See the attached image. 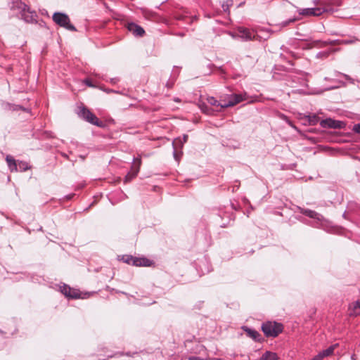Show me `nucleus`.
<instances>
[{"mask_svg":"<svg viewBox=\"0 0 360 360\" xmlns=\"http://www.w3.org/2000/svg\"><path fill=\"white\" fill-rule=\"evenodd\" d=\"M262 330L266 337L276 338L283 330V325L276 321H266L262 323Z\"/></svg>","mask_w":360,"mask_h":360,"instance_id":"f257e3e1","label":"nucleus"},{"mask_svg":"<svg viewBox=\"0 0 360 360\" xmlns=\"http://www.w3.org/2000/svg\"><path fill=\"white\" fill-rule=\"evenodd\" d=\"M53 21L58 26L69 31L76 32V27L71 24L69 16L62 12H55L52 16Z\"/></svg>","mask_w":360,"mask_h":360,"instance_id":"f03ea898","label":"nucleus"},{"mask_svg":"<svg viewBox=\"0 0 360 360\" xmlns=\"http://www.w3.org/2000/svg\"><path fill=\"white\" fill-rule=\"evenodd\" d=\"M77 114L79 117L95 126L100 127H103L104 126L103 122L99 120V119L93 112L84 106L79 108Z\"/></svg>","mask_w":360,"mask_h":360,"instance_id":"7ed1b4c3","label":"nucleus"},{"mask_svg":"<svg viewBox=\"0 0 360 360\" xmlns=\"http://www.w3.org/2000/svg\"><path fill=\"white\" fill-rule=\"evenodd\" d=\"M119 260L136 266H150L152 262L146 257H136L129 255L119 256Z\"/></svg>","mask_w":360,"mask_h":360,"instance_id":"20e7f679","label":"nucleus"},{"mask_svg":"<svg viewBox=\"0 0 360 360\" xmlns=\"http://www.w3.org/2000/svg\"><path fill=\"white\" fill-rule=\"evenodd\" d=\"M237 37L243 41H248L257 39V34L254 30L245 27H238L236 28Z\"/></svg>","mask_w":360,"mask_h":360,"instance_id":"39448f33","label":"nucleus"},{"mask_svg":"<svg viewBox=\"0 0 360 360\" xmlns=\"http://www.w3.org/2000/svg\"><path fill=\"white\" fill-rule=\"evenodd\" d=\"M134 165L131 166V171L125 176L124 183L130 181L132 179L136 177L140 170L141 165V159L140 157L133 159Z\"/></svg>","mask_w":360,"mask_h":360,"instance_id":"423d86ee","label":"nucleus"},{"mask_svg":"<svg viewBox=\"0 0 360 360\" xmlns=\"http://www.w3.org/2000/svg\"><path fill=\"white\" fill-rule=\"evenodd\" d=\"M325 12H328L325 7H316L300 9L299 13L305 16H319Z\"/></svg>","mask_w":360,"mask_h":360,"instance_id":"0eeeda50","label":"nucleus"},{"mask_svg":"<svg viewBox=\"0 0 360 360\" xmlns=\"http://www.w3.org/2000/svg\"><path fill=\"white\" fill-rule=\"evenodd\" d=\"M320 125L323 128H329V129H342L344 127V122L339 120H335L332 118H326L325 120H322L320 122Z\"/></svg>","mask_w":360,"mask_h":360,"instance_id":"6e6552de","label":"nucleus"},{"mask_svg":"<svg viewBox=\"0 0 360 360\" xmlns=\"http://www.w3.org/2000/svg\"><path fill=\"white\" fill-rule=\"evenodd\" d=\"M126 27L128 31L131 32L135 37H143L145 34L144 29L134 22L127 23Z\"/></svg>","mask_w":360,"mask_h":360,"instance_id":"1a4fd4ad","label":"nucleus"},{"mask_svg":"<svg viewBox=\"0 0 360 360\" xmlns=\"http://www.w3.org/2000/svg\"><path fill=\"white\" fill-rule=\"evenodd\" d=\"M243 101V98L240 94H232L229 100L226 102H224V104L221 105V108H226L228 107L233 106L240 102Z\"/></svg>","mask_w":360,"mask_h":360,"instance_id":"9d476101","label":"nucleus"},{"mask_svg":"<svg viewBox=\"0 0 360 360\" xmlns=\"http://www.w3.org/2000/svg\"><path fill=\"white\" fill-rule=\"evenodd\" d=\"M24 20L28 22H37V15L35 11H30V7L24 4Z\"/></svg>","mask_w":360,"mask_h":360,"instance_id":"9b49d317","label":"nucleus"},{"mask_svg":"<svg viewBox=\"0 0 360 360\" xmlns=\"http://www.w3.org/2000/svg\"><path fill=\"white\" fill-rule=\"evenodd\" d=\"M139 297H134L132 295H130L129 297H128L129 301H131V299H135L137 300H139L138 302L139 304L143 305V306H148L153 303L154 302H150V300L148 298V297L145 294H137Z\"/></svg>","mask_w":360,"mask_h":360,"instance_id":"f8f14e48","label":"nucleus"},{"mask_svg":"<svg viewBox=\"0 0 360 360\" xmlns=\"http://www.w3.org/2000/svg\"><path fill=\"white\" fill-rule=\"evenodd\" d=\"M242 329L246 333L248 337L255 341L259 342L261 340V335L257 330L251 329L247 326H243Z\"/></svg>","mask_w":360,"mask_h":360,"instance_id":"ddd939ff","label":"nucleus"},{"mask_svg":"<svg viewBox=\"0 0 360 360\" xmlns=\"http://www.w3.org/2000/svg\"><path fill=\"white\" fill-rule=\"evenodd\" d=\"M301 213L309 218L317 219L319 221L321 220L323 218V216L321 214L316 212V211L309 209H302L301 210Z\"/></svg>","mask_w":360,"mask_h":360,"instance_id":"4468645a","label":"nucleus"},{"mask_svg":"<svg viewBox=\"0 0 360 360\" xmlns=\"http://www.w3.org/2000/svg\"><path fill=\"white\" fill-rule=\"evenodd\" d=\"M90 294H63L66 302L73 300H84L89 297Z\"/></svg>","mask_w":360,"mask_h":360,"instance_id":"2eb2a0df","label":"nucleus"},{"mask_svg":"<svg viewBox=\"0 0 360 360\" xmlns=\"http://www.w3.org/2000/svg\"><path fill=\"white\" fill-rule=\"evenodd\" d=\"M349 310L350 316L360 315V300L352 303L349 307Z\"/></svg>","mask_w":360,"mask_h":360,"instance_id":"dca6fc26","label":"nucleus"},{"mask_svg":"<svg viewBox=\"0 0 360 360\" xmlns=\"http://www.w3.org/2000/svg\"><path fill=\"white\" fill-rule=\"evenodd\" d=\"M259 360H278V356L275 352L266 351L261 356Z\"/></svg>","mask_w":360,"mask_h":360,"instance_id":"f3484780","label":"nucleus"},{"mask_svg":"<svg viewBox=\"0 0 360 360\" xmlns=\"http://www.w3.org/2000/svg\"><path fill=\"white\" fill-rule=\"evenodd\" d=\"M57 290L59 292H76L74 288H70L68 285L65 283H60L59 285H56Z\"/></svg>","mask_w":360,"mask_h":360,"instance_id":"a211bd4d","label":"nucleus"},{"mask_svg":"<svg viewBox=\"0 0 360 360\" xmlns=\"http://www.w3.org/2000/svg\"><path fill=\"white\" fill-rule=\"evenodd\" d=\"M6 160L11 172L17 171V165L13 157L11 155H7Z\"/></svg>","mask_w":360,"mask_h":360,"instance_id":"6ab92c4d","label":"nucleus"},{"mask_svg":"<svg viewBox=\"0 0 360 360\" xmlns=\"http://www.w3.org/2000/svg\"><path fill=\"white\" fill-rule=\"evenodd\" d=\"M335 50L332 49L326 51H319L316 53V58L318 59H326Z\"/></svg>","mask_w":360,"mask_h":360,"instance_id":"aec40b11","label":"nucleus"},{"mask_svg":"<svg viewBox=\"0 0 360 360\" xmlns=\"http://www.w3.org/2000/svg\"><path fill=\"white\" fill-rule=\"evenodd\" d=\"M306 119L310 125H316L319 121V117L316 114L308 115Z\"/></svg>","mask_w":360,"mask_h":360,"instance_id":"412c9836","label":"nucleus"},{"mask_svg":"<svg viewBox=\"0 0 360 360\" xmlns=\"http://www.w3.org/2000/svg\"><path fill=\"white\" fill-rule=\"evenodd\" d=\"M4 108L5 110H18L22 109V106L19 105H12L11 103H6L4 104Z\"/></svg>","mask_w":360,"mask_h":360,"instance_id":"4be33fe9","label":"nucleus"},{"mask_svg":"<svg viewBox=\"0 0 360 360\" xmlns=\"http://www.w3.org/2000/svg\"><path fill=\"white\" fill-rule=\"evenodd\" d=\"M336 346H337V345H331L326 349L321 351V352L323 353V354L324 355L325 357L329 356L333 354Z\"/></svg>","mask_w":360,"mask_h":360,"instance_id":"5701e85b","label":"nucleus"},{"mask_svg":"<svg viewBox=\"0 0 360 360\" xmlns=\"http://www.w3.org/2000/svg\"><path fill=\"white\" fill-rule=\"evenodd\" d=\"M233 0H226L221 4V7L225 12L229 11V7L232 6Z\"/></svg>","mask_w":360,"mask_h":360,"instance_id":"b1692460","label":"nucleus"},{"mask_svg":"<svg viewBox=\"0 0 360 360\" xmlns=\"http://www.w3.org/2000/svg\"><path fill=\"white\" fill-rule=\"evenodd\" d=\"M184 143L183 142L181 138H177V139H175L174 140V141L172 142V146L173 147H175L176 149H177V148H182L183 146H184Z\"/></svg>","mask_w":360,"mask_h":360,"instance_id":"393cba45","label":"nucleus"},{"mask_svg":"<svg viewBox=\"0 0 360 360\" xmlns=\"http://www.w3.org/2000/svg\"><path fill=\"white\" fill-rule=\"evenodd\" d=\"M208 103L214 106H220L223 104L222 103H219L214 97H209L207 98Z\"/></svg>","mask_w":360,"mask_h":360,"instance_id":"a878e982","label":"nucleus"},{"mask_svg":"<svg viewBox=\"0 0 360 360\" xmlns=\"http://www.w3.org/2000/svg\"><path fill=\"white\" fill-rule=\"evenodd\" d=\"M295 20H296V18H290L288 20L283 21L281 23V25L282 27H285V26L288 25L290 23L294 22Z\"/></svg>","mask_w":360,"mask_h":360,"instance_id":"bb28decb","label":"nucleus"},{"mask_svg":"<svg viewBox=\"0 0 360 360\" xmlns=\"http://www.w3.org/2000/svg\"><path fill=\"white\" fill-rule=\"evenodd\" d=\"M324 358V355L321 352H320L317 355H316L311 360H323Z\"/></svg>","mask_w":360,"mask_h":360,"instance_id":"cd10ccee","label":"nucleus"},{"mask_svg":"<svg viewBox=\"0 0 360 360\" xmlns=\"http://www.w3.org/2000/svg\"><path fill=\"white\" fill-rule=\"evenodd\" d=\"M352 131L356 134H360V124H355L353 126Z\"/></svg>","mask_w":360,"mask_h":360,"instance_id":"c85d7f7f","label":"nucleus"},{"mask_svg":"<svg viewBox=\"0 0 360 360\" xmlns=\"http://www.w3.org/2000/svg\"><path fill=\"white\" fill-rule=\"evenodd\" d=\"M187 359L188 360H208V359H204L196 356H189Z\"/></svg>","mask_w":360,"mask_h":360,"instance_id":"c756f323","label":"nucleus"},{"mask_svg":"<svg viewBox=\"0 0 360 360\" xmlns=\"http://www.w3.org/2000/svg\"><path fill=\"white\" fill-rule=\"evenodd\" d=\"M174 148V151H173V155H174V159L176 160V161H179V155L176 152V149L175 147H173Z\"/></svg>","mask_w":360,"mask_h":360,"instance_id":"7c9ffc66","label":"nucleus"},{"mask_svg":"<svg viewBox=\"0 0 360 360\" xmlns=\"http://www.w3.org/2000/svg\"><path fill=\"white\" fill-rule=\"evenodd\" d=\"M344 77L347 81H349L351 83L354 84V79L351 78L349 75H344Z\"/></svg>","mask_w":360,"mask_h":360,"instance_id":"2f4dec72","label":"nucleus"},{"mask_svg":"<svg viewBox=\"0 0 360 360\" xmlns=\"http://www.w3.org/2000/svg\"><path fill=\"white\" fill-rule=\"evenodd\" d=\"M84 83H85L87 86H93V84H92V83H91V80H89V79H85V80H84Z\"/></svg>","mask_w":360,"mask_h":360,"instance_id":"473e14b6","label":"nucleus"},{"mask_svg":"<svg viewBox=\"0 0 360 360\" xmlns=\"http://www.w3.org/2000/svg\"><path fill=\"white\" fill-rule=\"evenodd\" d=\"M188 136L186 134H184V136L181 138V139L184 143L188 141Z\"/></svg>","mask_w":360,"mask_h":360,"instance_id":"72a5a7b5","label":"nucleus"},{"mask_svg":"<svg viewBox=\"0 0 360 360\" xmlns=\"http://www.w3.org/2000/svg\"><path fill=\"white\" fill-rule=\"evenodd\" d=\"M229 34H230V35H231L233 38H234V39H238V37H237V32H236V33H232V32H230Z\"/></svg>","mask_w":360,"mask_h":360,"instance_id":"f704fd0d","label":"nucleus"},{"mask_svg":"<svg viewBox=\"0 0 360 360\" xmlns=\"http://www.w3.org/2000/svg\"><path fill=\"white\" fill-rule=\"evenodd\" d=\"M30 169V167L27 166V164H25L24 162V167H23V169H24V172L26 171L27 169Z\"/></svg>","mask_w":360,"mask_h":360,"instance_id":"c9c22d12","label":"nucleus"},{"mask_svg":"<svg viewBox=\"0 0 360 360\" xmlns=\"http://www.w3.org/2000/svg\"><path fill=\"white\" fill-rule=\"evenodd\" d=\"M116 81H117V79H116V78H113V79H111V82H112V83H115V82H116Z\"/></svg>","mask_w":360,"mask_h":360,"instance_id":"e433bc0d","label":"nucleus"},{"mask_svg":"<svg viewBox=\"0 0 360 360\" xmlns=\"http://www.w3.org/2000/svg\"><path fill=\"white\" fill-rule=\"evenodd\" d=\"M19 9H20L19 14H20L22 16V9H20V8H19Z\"/></svg>","mask_w":360,"mask_h":360,"instance_id":"4c0bfd02","label":"nucleus"},{"mask_svg":"<svg viewBox=\"0 0 360 360\" xmlns=\"http://www.w3.org/2000/svg\"><path fill=\"white\" fill-rule=\"evenodd\" d=\"M166 85H167V87H169V88H171V87H172V84H169V83H167Z\"/></svg>","mask_w":360,"mask_h":360,"instance_id":"58836bf2","label":"nucleus"},{"mask_svg":"<svg viewBox=\"0 0 360 360\" xmlns=\"http://www.w3.org/2000/svg\"><path fill=\"white\" fill-rule=\"evenodd\" d=\"M23 110H24V112H30V110L26 109L25 108H23Z\"/></svg>","mask_w":360,"mask_h":360,"instance_id":"ea45409f","label":"nucleus"},{"mask_svg":"<svg viewBox=\"0 0 360 360\" xmlns=\"http://www.w3.org/2000/svg\"><path fill=\"white\" fill-rule=\"evenodd\" d=\"M21 4V1L18 0L17 4ZM17 6H18V5H17Z\"/></svg>","mask_w":360,"mask_h":360,"instance_id":"a19ab883","label":"nucleus"},{"mask_svg":"<svg viewBox=\"0 0 360 360\" xmlns=\"http://www.w3.org/2000/svg\"><path fill=\"white\" fill-rule=\"evenodd\" d=\"M51 132H49V136H51Z\"/></svg>","mask_w":360,"mask_h":360,"instance_id":"79ce46f5","label":"nucleus"}]
</instances>
